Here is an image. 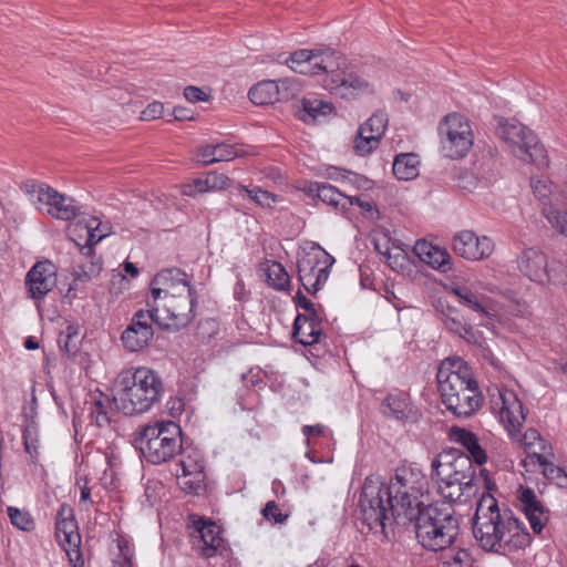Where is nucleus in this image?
Wrapping results in <instances>:
<instances>
[{"label": "nucleus", "mask_w": 567, "mask_h": 567, "mask_svg": "<svg viewBox=\"0 0 567 567\" xmlns=\"http://www.w3.org/2000/svg\"><path fill=\"white\" fill-rule=\"evenodd\" d=\"M426 487V476L415 463L398 466L389 484L380 476H367L359 501L363 523L385 536L388 526L410 525L422 508L419 498Z\"/></svg>", "instance_id": "f257e3e1"}, {"label": "nucleus", "mask_w": 567, "mask_h": 567, "mask_svg": "<svg viewBox=\"0 0 567 567\" xmlns=\"http://www.w3.org/2000/svg\"><path fill=\"white\" fill-rule=\"evenodd\" d=\"M287 65L305 75L326 74L323 87L342 99L373 94L375 83L363 71L347 66V59L332 49L298 50L290 54Z\"/></svg>", "instance_id": "f03ea898"}, {"label": "nucleus", "mask_w": 567, "mask_h": 567, "mask_svg": "<svg viewBox=\"0 0 567 567\" xmlns=\"http://www.w3.org/2000/svg\"><path fill=\"white\" fill-rule=\"evenodd\" d=\"M472 529L478 547L486 553L507 556L525 549L532 542L524 523L508 508H501L488 493L476 504Z\"/></svg>", "instance_id": "7ed1b4c3"}, {"label": "nucleus", "mask_w": 567, "mask_h": 567, "mask_svg": "<svg viewBox=\"0 0 567 567\" xmlns=\"http://www.w3.org/2000/svg\"><path fill=\"white\" fill-rule=\"evenodd\" d=\"M443 404L456 417L472 416L482 404V394L467 363L461 358L441 362L437 374Z\"/></svg>", "instance_id": "20e7f679"}, {"label": "nucleus", "mask_w": 567, "mask_h": 567, "mask_svg": "<svg viewBox=\"0 0 567 567\" xmlns=\"http://www.w3.org/2000/svg\"><path fill=\"white\" fill-rule=\"evenodd\" d=\"M163 394L161 377L146 367L123 370L114 380V402L117 410L125 415L150 411Z\"/></svg>", "instance_id": "39448f33"}, {"label": "nucleus", "mask_w": 567, "mask_h": 567, "mask_svg": "<svg viewBox=\"0 0 567 567\" xmlns=\"http://www.w3.org/2000/svg\"><path fill=\"white\" fill-rule=\"evenodd\" d=\"M431 477L440 495L450 504H466L477 493L475 468L458 450L444 451L431 463Z\"/></svg>", "instance_id": "423d86ee"}, {"label": "nucleus", "mask_w": 567, "mask_h": 567, "mask_svg": "<svg viewBox=\"0 0 567 567\" xmlns=\"http://www.w3.org/2000/svg\"><path fill=\"white\" fill-rule=\"evenodd\" d=\"M411 524L419 543L433 551L446 549L458 535V519L451 506H424L413 515Z\"/></svg>", "instance_id": "0eeeda50"}, {"label": "nucleus", "mask_w": 567, "mask_h": 567, "mask_svg": "<svg viewBox=\"0 0 567 567\" xmlns=\"http://www.w3.org/2000/svg\"><path fill=\"white\" fill-rule=\"evenodd\" d=\"M134 443L147 462L162 464L182 451V431L173 421H156L142 426Z\"/></svg>", "instance_id": "6e6552de"}, {"label": "nucleus", "mask_w": 567, "mask_h": 567, "mask_svg": "<svg viewBox=\"0 0 567 567\" xmlns=\"http://www.w3.org/2000/svg\"><path fill=\"white\" fill-rule=\"evenodd\" d=\"M487 287L481 281H472L468 284H456L451 287L453 293L461 305L467 308L478 324L486 328H494L501 322L503 307L486 295L484 291Z\"/></svg>", "instance_id": "1a4fd4ad"}, {"label": "nucleus", "mask_w": 567, "mask_h": 567, "mask_svg": "<svg viewBox=\"0 0 567 567\" xmlns=\"http://www.w3.org/2000/svg\"><path fill=\"white\" fill-rule=\"evenodd\" d=\"M440 152L446 158L461 159L467 155L474 144L472 124L461 113L446 114L437 125Z\"/></svg>", "instance_id": "9d476101"}, {"label": "nucleus", "mask_w": 567, "mask_h": 567, "mask_svg": "<svg viewBox=\"0 0 567 567\" xmlns=\"http://www.w3.org/2000/svg\"><path fill=\"white\" fill-rule=\"evenodd\" d=\"M22 189L38 210L56 219L72 220L81 213V206L73 198L58 193L45 184L27 181Z\"/></svg>", "instance_id": "9b49d317"}, {"label": "nucleus", "mask_w": 567, "mask_h": 567, "mask_svg": "<svg viewBox=\"0 0 567 567\" xmlns=\"http://www.w3.org/2000/svg\"><path fill=\"white\" fill-rule=\"evenodd\" d=\"M496 134L519 159L537 165L545 163L544 150L538 144L537 136L522 123L502 118L498 121Z\"/></svg>", "instance_id": "f8f14e48"}, {"label": "nucleus", "mask_w": 567, "mask_h": 567, "mask_svg": "<svg viewBox=\"0 0 567 567\" xmlns=\"http://www.w3.org/2000/svg\"><path fill=\"white\" fill-rule=\"evenodd\" d=\"M334 258L319 245L303 249L298 257V275L302 287L310 293L321 289L329 278Z\"/></svg>", "instance_id": "ddd939ff"}, {"label": "nucleus", "mask_w": 567, "mask_h": 567, "mask_svg": "<svg viewBox=\"0 0 567 567\" xmlns=\"http://www.w3.org/2000/svg\"><path fill=\"white\" fill-rule=\"evenodd\" d=\"M517 268L530 281L543 286L564 282L567 277V269L560 262H549L542 250L533 247L519 254Z\"/></svg>", "instance_id": "4468645a"}, {"label": "nucleus", "mask_w": 567, "mask_h": 567, "mask_svg": "<svg viewBox=\"0 0 567 567\" xmlns=\"http://www.w3.org/2000/svg\"><path fill=\"white\" fill-rule=\"evenodd\" d=\"M197 296H183V299H166L148 306L154 323L166 330L177 331L189 324L195 318Z\"/></svg>", "instance_id": "2eb2a0df"}, {"label": "nucleus", "mask_w": 567, "mask_h": 567, "mask_svg": "<svg viewBox=\"0 0 567 567\" xmlns=\"http://www.w3.org/2000/svg\"><path fill=\"white\" fill-rule=\"evenodd\" d=\"M491 409L511 439L520 440V429L526 416L517 394L507 388H496L495 392L491 393Z\"/></svg>", "instance_id": "dca6fc26"}, {"label": "nucleus", "mask_w": 567, "mask_h": 567, "mask_svg": "<svg viewBox=\"0 0 567 567\" xmlns=\"http://www.w3.org/2000/svg\"><path fill=\"white\" fill-rule=\"evenodd\" d=\"M193 548L206 558L214 557L223 547L220 527L205 518H193L188 525Z\"/></svg>", "instance_id": "f3484780"}, {"label": "nucleus", "mask_w": 567, "mask_h": 567, "mask_svg": "<svg viewBox=\"0 0 567 567\" xmlns=\"http://www.w3.org/2000/svg\"><path fill=\"white\" fill-rule=\"evenodd\" d=\"M453 251L468 261L487 259L495 249L494 240L486 236H478L473 230H461L453 236Z\"/></svg>", "instance_id": "a211bd4d"}, {"label": "nucleus", "mask_w": 567, "mask_h": 567, "mask_svg": "<svg viewBox=\"0 0 567 567\" xmlns=\"http://www.w3.org/2000/svg\"><path fill=\"white\" fill-rule=\"evenodd\" d=\"M152 322H154V316L148 307L145 310H138L121 336L123 347L131 352L144 349L154 334Z\"/></svg>", "instance_id": "6ab92c4d"}, {"label": "nucleus", "mask_w": 567, "mask_h": 567, "mask_svg": "<svg viewBox=\"0 0 567 567\" xmlns=\"http://www.w3.org/2000/svg\"><path fill=\"white\" fill-rule=\"evenodd\" d=\"M55 266L49 261H38L27 272L24 285L31 299L42 300L55 286Z\"/></svg>", "instance_id": "aec40b11"}, {"label": "nucleus", "mask_w": 567, "mask_h": 567, "mask_svg": "<svg viewBox=\"0 0 567 567\" xmlns=\"http://www.w3.org/2000/svg\"><path fill=\"white\" fill-rule=\"evenodd\" d=\"M436 311L439 319L450 332L468 343L476 344L480 342L478 333L466 322L464 315L457 308L440 302Z\"/></svg>", "instance_id": "412c9836"}, {"label": "nucleus", "mask_w": 567, "mask_h": 567, "mask_svg": "<svg viewBox=\"0 0 567 567\" xmlns=\"http://www.w3.org/2000/svg\"><path fill=\"white\" fill-rule=\"evenodd\" d=\"M517 499L520 503L529 525L535 534H540L549 520V512L537 498L534 489L520 486L517 492Z\"/></svg>", "instance_id": "4be33fe9"}, {"label": "nucleus", "mask_w": 567, "mask_h": 567, "mask_svg": "<svg viewBox=\"0 0 567 567\" xmlns=\"http://www.w3.org/2000/svg\"><path fill=\"white\" fill-rule=\"evenodd\" d=\"M55 536L62 547L81 544V536L74 518L73 509L62 504L56 514Z\"/></svg>", "instance_id": "5701e85b"}, {"label": "nucleus", "mask_w": 567, "mask_h": 567, "mask_svg": "<svg viewBox=\"0 0 567 567\" xmlns=\"http://www.w3.org/2000/svg\"><path fill=\"white\" fill-rule=\"evenodd\" d=\"M450 439L460 444L467 452V454L464 455L471 458L472 464L475 463L482 466L487 462V452L473 432L464 427L452 426L450 430Z\"/></svg>", "instance_id": "b1692460"}, {"label": "nucleus", "mask_w": 567, "mask_h": 567, "mask_svg": "<svg viewBox=\"0 0 567 567\" xmlns=\"http://www.w3.org/2000/svg\"><path fill=\"white\" fill-rule=\"evenodd\" d=\"M187 281V276L184 271L177 268H171L159 271L151 282V290L147 297L146 307L158 303L161 298L176 286L177 282Z\"/></svg>", "instance_id": "393cba45"}, {"label": "nucleus", "mask_w": 567, "mask_h": 567, "mask_svg": "<svg viewBox=\"0 0 567 567\" xmlns=\"http://www.w3.org/2000/svg\"><path fill=\"white\" fill-rule=\"evenodd\" d=\"M413 252L421 261L441 272H446L452 268L451 255L445 249L434 246L425 239L416 240Z\"/></svg>", "instance_id": "a878e982"}, {"label": "nucleus", "mask_w": 567, "mask_h": 567, "mask_svg": "<svg viewBox=\"0 0 567 567\" xmlns=\"http://www.w3.org/2000/svg\"><path fill=\"white\" fill-rule=\"evenodd\" d=\"M333 113L334 106L331 102L312 96L303 97L296 110V116L306 124L321 122Z\"/></svg>", "instance_id": "bb28decb"}, {"label": "nucleus", "mask_w": 567, "mask_h": 567, "mask_svg": "<svg viewBox=\"0 0 567 567\" xmlns=\"http://www.w3.org/2000/svg\"><path fill=\"white\" fill-rule=\"evenodd\" d=\"M241 155V148L227 143L206 144L197 151V158L204 165L233 161Z\"/></svg>", "instance_id": "cd10ccee"}, {"label": "nucleus", "mask_w": 567, "mask_h": 567, "mask_svg": "<svg viewBox=\"0 0 567 567\" xmlns=\"http://www.w3.org/2000/svg\"><path fill=\"white\" fill-rule=\"evenodd\" d=\"M321 336L320 317L298 315L293 322V338L303 346H311Z\"/></svg>", "instance_id": "c85d7f7f"}, {"label": "nucleus", "mask_w": 567, "mask_h": 567, "mask_svg": "<svg viewBox=\"0 0 567 567\" xmlns=\"http://www.w3.org/2000/svg\"><path fill=\"white\" fill-rule=\"evenodd\" d=\"M322 203L333 207L336 210H346L349 207V198L338 188L328 183H313L309 188Z\"/></svg>", "instance_id": "c756f323"}, {"label": "nucleus", "mask_w": 567, "mask_h": 567, "mask_svg": "<svg viewBox=\"0 0 567 567\" xmlns=\"http://www.w3.org/2000/svg\"><path fill=\"white\" fill-rule=\"evenodd\" d=\"M419 156L413 153H404L395 156L392 169L398 179L412 181L419 176Z\"/></svg>", "instance_id": "7c9ffc66"}, {"label": "nucleus", "mask_w": 567, "mask_h": 567, "mask_svg": "<svg viewBox=\"0 0 567 567\" xmlns=\"http://www.w3.org/2000/svg\"><path fill=\"white\" fill-rule=\"evenodd\" d=\"M278 96L279 91L274 80L261 81L249 90V99L256 105L277 103Z\"/></svg>", "instance_id": "2f4dec72"}, {"label": "nucleus", "mask_w": 567, "mask_h": 567, "mask_svg": "<svg viewBox=\"0 0 567 567\" xmlns=\"http://www.w3.org/2000/svg\"><path fill=\"white\" fill-rule=\"evenodd\" d=\"M81 252L83 255V260L79 266L78 277L85 280L96 278L103 269L101 257L96 256L92 245L81 247Z\"/></svg>", "instance_id": "473e14b6"}, {"label": "nucleus", "mask_w": 567, "mask_h": 567, "mask_svg": "<svg viewBox=\"0 0 567 567\" xmlns=\"http://www.w3.org/2000/svg\"><path fill=\"white\" fill-rule=\"evenodd\" d=\"M261 270L266 275L267 284L276 290H286L290 278L285 267L277 261H266L261 265Z\"/></svg>", "instance_id": "72a5a7b5"}, {"label": "nucleus", "mask_w": 567, "mask_h": 567, "mask_svg": "<svg viewBox=\"0 0 567 567\" xmlns=\"http://www.w3.org/2000/svg\"><path fill=\"white\" fill-rule=\"evenodd\" d=\"M440 551L442 554L437 567H472L473 565L472 556L466 549L451 545Z\"/></svg>", "instance_id": "f704fd0d"}, {"label": "nucleus", "mask_w": 567, "mask_h": 567, "mask_svg": "<svg viewBox=\"0 0 567 567\" xmlns=\"http://www.w3.org/2000/svg\"><path fill=\"white\" fill-rule=\"evenodd\" d=\"M86 404H90V415L92 420L95 421L97 426H104L105 424H109L110 417L107 409L110 405V400L107 396H104L102 393L92 394L91 401L86 402Z\"/></svg>", "instance_id": "c9c22d12"}, {"label": "nucleus", "mask_w": 567, "mask_h": 567, "mask_svg": "<svg viewBox=\"0 0 567 567\" xmlns=\"http://www.w3.org/2000/svg\"><path fill=\"white\" fill-rule=\"evenodd\" d=\"M382 408L385 415L402 420L406 417L409 402L403 394H389L384 399Z\"/></svg>", "instance_id": "e433bc0d"}, {"label": "nucleus", "mask_w": 567, "mask_h": 567, "mask_svg": "<svg viewBox=\"0 0 567 567\" xmlns=\"http://www.w3.org/2000/svg\"><path fill=\"white\" fill-rule=\"evenodd\" d=\"M183 476L188 477L190 475L204 474L203 457L199 452L195 450H185L182 453L179 462Z\"/></svg>", "instance_id": "4c0bfd02"}, {"label": "nucleus", "mask_w": 567, "mask_h": 567, "mask_svg": "<svg viewBox=\"0 0 567 567\" xmlns=\"http://www.w3.org/2000/svg\"><path fill=\"white\" fill-rule=\"evenodd\" d=\"M58 344L61 351L68 355H74L79 350V327L68 324L58 338Z\"/></svg>", "instance_id": "58836bf2"}, {"label": "nucleus", "mask_w": 567, "mask_h": 567, "mask_svg": "<svg viewBox=\"0 0 567 567\" xmlns=\"http://www.w3.org/2000/svg\"><path fill=\"white\" fill-rule=\"evenodd\" d=\"M514 441L523 443L532 458H536L539 454L547 451L544 440L534 429H528L525 433H520V440Z\"/></svg>", "instance_id": "ea45409f"}, {"label": "nucleus", "mask_w": 567, "mask_h": 567, "mask_svg": "<svg viewBox=\"0 0 567 567\" xmlns=\"http://www.w3.org/2000/svg\"><path fill=\"white\" fill-rule=\"evenodd\" d=\"M542 215L556 231L567 237V212L545 204L542 209Z\"/></svg>", "instance_id": "a19ab883"}, {"label": "nucleus", "mask_w": 567, "mask_h": 567, "mask_svg": "<svg viewBox=\"0 0 567 567\" xmlns=\"http://www.w3.org/2000/svg\"><path fill=\"white\" fill-rule=\"evenodd\" d=\"M380 141L381 140L379 137L371 135L368 132H363V130L359 127L353 141L354 152L360 156H365L378 148Z\"/></svg>", "instance_id": "79ce46f5"}, {"label": "nucleus", "mask_w": 567, "mask_h": 567, "mask_svg": "<svg viewBox=\"0 0 567 567\" xmlns=\"http://www.w3.org/2000/svg\"><path fill=\"white\" fill-rule=\"evenodd\" d=\"M87 234V244L94 245L112 233V226L109 221H101L97 218H91L85 225Z\"/></svg>", "instance_id": "37998d69"}, {"label": "nucleus", "mask_w": 567, "mask_h": 567, "mask_svg": "<svg viewBox=\"0 0 567 567\" xmlns=\"http://www.w3.org/2000/svg\"><path fill=\"white\" fill-rule=\"evenodd\" d=\"M239 189L245 192L251 200L264 208H271L278 202V196L261 189L259 186H244L240 185Z\"/></svg>", "instance_id": "c03bdc74"}, {"label": "nucleus", "mask_w": 567, "mask_h": 567, "mask_svg": "<svg viewBox=\"0 0 567 567\" xmlns=\"http://www.w3.org/2000/svg\"><path fill=\"white\" fill-rule=\"evenodd\" d=\"M388 114L383 111L373 113L360 127L381 140L388 126Z\"/></svg>", "instance_id": "a18cd8bd"}, {"label": "nucleus", "mask_w": 567, "mask_h": 567, "mask_svg": "<svg viewBox=\"0 0 567 567\" xmlns=\"http://www.w3.org/2000/svg\"><path fill=\"white\" fill-rule=\"evenodd\" d=\"M279 96L278 101H288L299 95L302 90L301 82L296 78H286L276 81Z\"/></svg>", "instance_id": "49530a36"}, {"label": "nucleus", "mask_w": 567, "mask_h": 567, "mask_svg": "<svg viewBox=\"0 0 567 567\" xmlns=\"http://www.w3.org/2000/svg\"><path fill=\"white\" fill-rule=\"evenodd\" d=\"M535 460L548 480H559L560 477L567 480L565 472L551 463V453L549 451L539 454Z\"/></svg>", "instance_id": "de8ad7c7"}, {"label": "nucleus", "mask_w": 567, "mask_h": 567, "mask_svg": "<svg viewBox=\"0 0 567 567\" xmlns=\"http://www.w3.org/2000/svg\"><path fill=\"white\" fill-rule=\"evenodd\" d=\"M7 511L12 525L21 530H30L33 528L34 523L29 513L12 506L8 507Z\"/></svg>", "instance_id": "09e8293b"}, {"label": "nucleus", "mask_w": 567, "mask_h": 567, "mask_svg": "<svg viewBox=\"0 0 567 567\" xmlns=\"http://www.w3.org/2000/svg\"><path fill=\"white\" fill-rule=\"evenodd\" d=\"M261 514L266 520L271 522L274 524H284L289 517L288 514L282 513L279 509V506L275 501L267 502L261 511Z\"/></svg>", "instance_id": "8fccbe9b"}, {"label": "nucleus", "mask_w": 567, "mask_h": 567, "mask_svg": "<svg viewBox=\"0 0 567 567\" xmlns=\"http://www.w3.org/2000/svg\"><path fill=\"white\" fill-rule=\"evenodd\" d=\"M205 184L209 192H215L227 189L230 187L231 181L223 173L210 172L205 177Z\"/></svg>", "instance_id": "3c124183"}, {"label": "nucleus", "mask_w": 567, "mask_h": 567, "mask_svg": "<svg viewBox=\"0 0 567 567\" xmlns=\"http://www.w3.org/2000/svg\"><path fill=\"white\" fill-rule=\"evenodd\" d=\"M178 478L181 480L182 488L187 493L198 495L203 491L204 474L190 475L188 477L182 475Z\"/></svg>", "instance_id": "603ef678"}, {"label": "nucleus", "mask_w": 567, "mask_h": 567, "mask_svg": "<svg viewBox=\"0 0 567 567\" xmlns=\"http://www.w3.org/2000/svg\"><path fill=\"white\" fill-rule=\"evenodd\" d=\"M76 486L80 489V501L79 505L82 509L89 511L93 505L91 499V488L89 486V481L86 476L76 477Z\"/></svg>", "instance_id": "864d4df0"}, {"label": "nucleus", "mask_w": 567, "mask_h": 567, "mask_svg": "<svg viewBox=\"0 0 567 567\" xmlns=\"http://www.w3.org/2000/svg\"><path fill=\"white\" fill-rule=\"evenodd\" d=\"M197 296L196 290L189 285L188 280L185 282H177L176 286L166 292L159 302H163L166 299H183V296Z\"/></svg>", "instance_id": "5fc2aeb1"}, {"label": "nucleus", "mask_w": 567, "mask_h": 567, "mask_svg": "<svg viewBox=\"0 0 567 567\" xmlns=\"http://www.w3.org/2000/svg\"><path fill=\"white\" fill-rule=\"evenodd\" d=\"M23 440L27 453H29L32 458L35 457L38 455L39 447L35 427L27 426L23 431Z\"/></svg>", "instance_id": "6e6d98bb"}, {"label": "nucleus", "mask_w": 567, "mask_h": 567, "mask_svg": "<svg viewBox=\"0 0 567 567\" xmlns=\"http://www.w3.org/2000/svg\"><path fill=\"white\" fill-rule=\"evenodd\" d=\"M164 105L158 101H154L150 103L142 112L141 120L142 121H154L163 116Z\"/></svg>", "instance_id": "4d7b16f0"}, {"label": "nucleus", "mask_w": 567, "mask_h": 567, "mask_svg": "<svg viewBox=\"0 0 567 567\" xmlns=\"http://www.w3.org/2000/svg\"><path fill=\"white\" fill-rule=\"evenodd\" d=\"M532 188L535 196L544 200L553 193V183L547 179L532 181Z\"/></svg>", "instance_id": "13d9d810"}, {"label": "nucleus", "mask_w": 567, "mask_h": 567, "mask_svg": "<svg viewBox=\"0 0 567 567\" xmlns=\"http://www.w3.org/2000/svg\"><path fill=\"white\" fill-rule=\"evenodd\" d=\"M184 96L190 103L204 102L209 99V93L197 86H186L184 89Z\"/></svg>", "instance_id": "bf43d9fd"}, {"label": "nucleus", "mask_w": 567, "mask_h": 567, "mask_svg": "<svg viewBox=\"0 0 567 567\" xmlns=\"http://www.w3.org/2000/svg\"><path fill=\"white\" fill-rule=\"evenodd\" d=\"M182 192L186 196H195L200 193L209 192V189L206 187L205 178H197L184 185Z\"/></svg>", "instance_id": "052dcab7"}, {"label": "nucleus", "mask_w": 567, "mask_h": 567, "mask_svg": "<svg viewBox=\"0 0 567 567\" xmlns=\"http://www.w3.org/2000/svg\"><path fill=\"white\" fill-rule=\"evenodd\" d=\"M393 250L394 252H392V259H386L389 266L395 270L403 269L408 261L405 251L399 246H393Z\"/></svg>", "instance_id": "680f3d73"}, {"label": "nucleus", "mask_w": 567, "mask_h": 567, "mask_svg": "<svg viewBox=\"0 0 567 567\" xmlns=\"http://www.w3.org/2000/svg\"><path fill=\"white\" fill-rule=\"evenodd\" d=\"M63 548L69 557L70 563L72 564V567H83L84 566V563L82 559V554L80 550V544H76L75 547L74 546H65Z\"/></svg>", "instance_id": "e2e57ef3"}, {"label": "nucleus", "mask_w": 567, "mask_h": 567, "mask_svg": "<svg viewBox=\"0 0 567 567\" xmlns=\"http://www.w3.org/2000/svg\"><path fill=\"white\" fill-rule=\"evenodd\" d=\"M297 307L305 310L303 315L316 317L319 316L315 309V305L301 292H298L296 296Z\"/></svg>", "instance_id": "0e129e2a"}, {"label": "nucleus", "mask_w": 567, "mask_h": 567, "mask_svg": "<svg viewBox=\"0 0 567 567\" xmlns=\"http://www.w3.org/2000/svg\"><path fill=\"white\" fill-rule=\"evenodd\" d=\"M374 247L377 251L386 257V259H392L393 247H390V239L386 236H383L382 239H377Z\"/></svg>", "instance_id": "69168bd1"}, {"label": "nucleus", "mask_w": 567, "mask_h": 567, "mask_svg": "<svg viewBox=\"0 0 567 567\" xmlns=\"http://www.w3.org/2000/svg\"><path fill=\"white\" fill-rule=\"evenodd\" d=\"M348 198L350 199L349 200V207L353 206V205H357V206H359L361 209H363L365 212H372L375 208V205H374V203L372 200L362 199V198L357 197V196H348Z\"/></svg>", "instance_id": "338daca9"}, {"label": "nucleus", "mask_w": 567, "mask_h": 567, "mask_svg": "<svg viewBox=\"0 0 567 567\" xmlns=\"http://www.w3.org/2000/svg\"><path fill=\"white\" fill-rule=\"evenodd\" d=\"M326 431V427L322 424H316V425H305L302 427V434L307 437V444L309 445V436L310 435H323Z\"/></svg>", "instance_id": "774afa93"}]
</instances>
